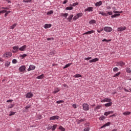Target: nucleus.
<instances>
[{
    "label": "nucleus",
    "instance_id": "nucleus-1",
    "mask_svg": "<svg viewBox=\"0 0 131 131\" xmlns=\"http://www.w3.org/2000/svg\"><path fill=\"white\" fill-rule=\"evenodd\" d=\"M82 107L84 111H89L90 110V105L88 104V103H83Z\"/></svg>",
    "mask_w": 131,
    "mask_h": 131
},
{
    "label": "nucleus",
    "instance_id": "nucleus-2",
    "mask_svg": "<svg viewBox=\"0 0 131 131\" xmlns=\"http://www.w3.org/2000/svg\"><path fill=\"white\" fill-rule=\"evenodd\" d=\"M13 56V54L11 52H6L3 54V57L4 58H10V57H12Z\"/></svg>",
    "mask_w": 131,
    "mask_h": 131
},
{
    "label": "nucleus",
    "instance_id": "nucleus-3",
    "mask_svg": "<svg viewBox=\"0 0 131 131\" xmlns=\"http://www.w3.org/2000/svg\"><path fill=\"white\" fill-rule=\"evenodd\" d=\"M104 30L106 32H111V31H112V30H113V29H112V28H111L110 27H105L104 28Z\"/></svg>",
    "mask_w": 131,
    "mask_h": 131
},
{
    "label": "nucleus",
    "instance_id": "nucleus-4",
    "mask_svg": "<svg viewBox=\"0 0 131 131\" xmlns=\"http://www.w3.org/2000/svg\"><path fill=\"white\" fill-rule=\"evenodd\" d=\"M59 118H60V116H54L50 118V120H56L59 119Z\"/></svg>",
    "mask_w": 131,
    "mask_h": 131
},
{
    "label": "nucleus",
    "instance_id": "nucleus-5",
    "mask_svg": "<svg viewBox=\"0 0 131 131\" xmlns=\"http://www.w3.org/2000/svg\"><path fill=\"white\" fill-rule=\"evenodd\" d=\"M126 29V27H120L118 28L117 31H119L120 32H121L123 31V30H125Z\"/></svg>",
    "mask_w": 131,
    "mask_h": 131
},
{
    "label": "nucleus",
    "instance_id": "nucleus-6",
    "mask_svg": "<svg viewBox=\"0 0 131 131\" xmlns=\"http://www.w3.org/2000/svg\"><path fill=\"white\" fill-rule=\"evenodd\" d=\"M33 97V94L31 92H29L26 95V98H30Z\"/></svg>",
    "mask_w": 131,
    "mask_h": 131
},
{
    "label": "nucleus",
    "instance_id": "nucleus-7",
    "mask_svg": "<svg viewBox=\"0 0 131 131\" xmlns=\"http://www.w3.org/2000/svg\"><path fill=\"white\" fill-rule=\"evenodd\" d=\"M26 70V67L25 66H22L19 68V70L20 72H23V71H25Z\"/></svg>",
    "mask_w": 131,
    "mask_h": 131
},
{
    "label": "nucleus",
    "instance_id": "nucleus-8",
    "mask_svg": "<svg viewBox=\"0 0 131 131\" xmlns=\"http://www.w3.org/2000/svg\"><path fill=\"white\" fill-rule=\"evenodd\" d=\"M35 69V66L34 65H30L29 68L28 69V71H31V70H34Z\"/></svg>",
    "mask_w": 131,
    "mask_h": 131
},
{
    "label": "nucleus",
    "instance_id": "nucleus-9",
    "mask_svg": "<svg viewBox=\"0 0 131 131\" xmlns=\"http://www.w3.org/2000/svg\"><path fill=\"white\" fill-rule=\"evenodd\" d=\"M113 111L106 112L104 113V115H105V116H108V115H110V114H113Z\"/></svg>",
    "mask_w": 131,
    "mask_h": 131
},
{
    "label": "nucleus",
    "instance_id": "nucleus-10",
    "mask_svg": "<svg viewBox=\"0 0 131 131\" xmlns=\"http://www.w3.org/2000/svg\"><path fill=\"white\" fill-rule=\"evenodd\" d=\"M99 61V59L98 58H95L93 59L90 60L89 61L90 63H94V62H98Z\"/></svg>",
    "mask_w": 131,
    "mask_h": 131
},
{
    "label": "nucleus",
    "instance_id": "nucleus-11",
    "mask_svg": "<svg viewBox=\"0 0 131 131\" xmlns=\"http://www.w3.org/2000/svg\"><path fill=\"white\" fill-rule=\"evenodd\" d=\"M98 14L102 15V16H108V13H106L104 12L99 11Z\"/></svg>",
    "mask_w": 131,
    "mask_h": 131
},
{
    "label": "nucleus",
    "instance_id": "nucleus-12",
    "mask_svg": "<svg viewBox=\"0 0 131 131\" xmlns=\"http://www.w3.org/2000/svg\"><path fill=\"white\" fill-rule=\"evenodd\" d=\"M94 32H95V31L91 30V31L86 32L85 33H83V35H84L85 34H92V33H94Z\"/></svg>",
    "mask_w": 131,
    "mask_h": 131
},
{
    "label": "nucleus",
    "instance_id": "nucleus-13",
    "mask_svg": "<svg viewBox=\"0 0 131 131\" xmlns=\"http://www.w3.org/2000/svg\"><path fill=\"white\" fill-rule=\"evenodd\" d=\"M19 51H24L26 50V45H24L19 49Z\"/></svg>",
    "mask_w": 131,
    "mask_h": 131
},
{
    "label": "nucleus",
    "instance_id": "nucleus-14",
    "mask_svg": "<svg viewBox=\"0 0 131 131\" xmlns=\"http://www.w3.org/2000/svg\"><path fill=\"white\" fill-rule=\"evenodd\" d=\"M93 7H89L85 9V12H93Z\"/></svg>",
    "mask_w": 131,
    "mask_h": 131
},
{
    "label": "nucleus",
    "instance_id": "nucleus-15",
    "mask_svg": "<svg viewBox=\"0 0 131 131\" xmlns=\"http://www.w3.org/2000/svg\"><path fill=\"white\" fill-rule=\"evenodd\" d=\"M102 1H99L95 3L96 7H100V6H102Z\"/></svg>",
    "mask_w": 131,
    "mask_h": 131
},
{
    "label": "nucleus",
    "instance_id": "nucleus-16",
    "mask_svg": "<svg viewBox=\"0 0 131 131\" xmlns=\"http://www.w3.org/2000/svg\"><path fill=\"white\" fill-rule=\"evenodd\" d=\"M117 64L119 66H121V67H122V66H124V65H125V63L122 61H120L118 62Z\"/></svg>",
    "mask_w": 131,
    "mask_h": 131
},
{
    "label": "nucleus",
    "instance_id": "nucleus-17",
    "mask_svg": "<svg viewBox=\"0 0 131 131\" xmlns=\"http://www.w3.org/2000/svg\"><path fill=\"white\" fill-rule=\"evenodd\" d=\"M45 77V75L43 74L36 77L37 79H42Z\"/></svg>",
    "mask_w": 131,
    "mask_h": 131
},
{
    "label": "nucleus",
    "instance_id": "nucleus-18",
    "mask_svg": "<svg viewBox=\"0 0 131 131\" xmlns=\"http://www.w3.org/2000/svg\"><path fill=\"white\" fill-rule=\"evenodd\" d=\"M104 106H105V107H110V106H112V102H108V103H105V104H104Z\"/></svg>",
    "mask_w": 131,
    "mask_h": 131
},
{
    "label": "nucleus",
    "instance_id": "nucleus-19",
    "mask_svg": "<svg viewBox=\"0 0 131 131\" xmlns=\"http://www.w3.org/2000/svg\"><path fill=\"white\" fill-rule=\"evenodd\" d=\"M50 27H52V25L51 24H46L44 26V28L47 29V28H50Z\"/></svg>",
    "mask_w": 131,
    "mask_h": 131
},
{
    "label": "nucleus",
    "instance_id": "nucleus-20",
    "mask_svg": "<svg viewBox=\"0 0 131 131\" xmlns=\"http://www.w3.org/2000/svg\"><path fill=\"white\" fill-rule=\"evenodd\" d=\"M85 119H81L80 120H77V123H80V122H83L85 121Z\"/></svg>",
    "mask_w": 131,
    "mask_h": 131
},
{
    "label": "nucleus",
    "instance_id": "nucleus-21",
    "mask_svg": "<svg viewBox=\"0 0 131 131\" xmlns=\"http://www.w3.org/2000/svg\"><path fill=\"white\" fill-rule=\"evenodd\" d=\"M73 18V15H70L68 18V20H69V22H71V20H72Z\"/></svg>",
    "mask_w": 131,
    "mask_h": 131
},
{
    "label": "nucleus",
    "instance_id": "nucleus-22",
    "mask_svg": "<svg viewBox=\"0 0 131 131\" xmlns=\"http://www.w3.org/2000/svg\"><path fill=\"white\" fill-rule=\"evenodd\" d=\"M18 25V24L17 23L14 24L13 25H12L11 26H10V29H14V28H15V27Z\"/></svg>",
    "mask_w": 131,
    "mask_h": 131
},
{
    "label": "nucleus",
    "instance_id": "nucleus-23",
    "mask_svg": "<svg viewBox=\"0 0 131 131\" xmlns=\"http://www.w3.org/2000/svg\"><path fill=\"white\" fill-rule=\"evenodd\" d=\"M60 16L67 18V16H68V13H61Z\"/></svg>",
    "mask_w": 131,
    "mask_h": 131
},
{
    "label": "nucleus",
    "instance_id": "nucleus-24",
    "mask_svg": "<svg viewBox=\"0 0 131 131\" xmlns=\"http://www.w3.org/2000/svg\"><path fill=\"white\" fill-rule=\"evenodd\" d=\"M130 112H125L123 113V115L127 116V115H129L130 114Z\"/></svg>",
    "mask_w": 131,
    "mask_h": 131
},
{
    "label": "nucleus",
    "instance_id": "nucleus-25",
    "mask_svg": "<svg viewBox=\"0 0 131 131\" xmlns=\"http://www.w3.org/2000/svg\"><path fill=\"white\" fill-rule=\"evenodd\" d=\"M19 57L20 58H21V59H24L25 57H27V54H24L23 55H20Z\"/></svg>",
    "mask_w": 131,
    "mask_h": 131
},
{
    "label": "nucleus",
    "instance_id": "nucleus-26",
    "mask_svg": "<svg viewBox=\"0 0 131 131\" xmlns=\"http://www.w3.org/2000/svg\"><path fill=\"white\" fill-rule=\"evenodd\" d=\"M108 125H110V123L107 122V123L105 124L102 126H101V128H103V127H105V126H108Z\"/></svg>",
    "mask_w": 131,
    "mask_h": 131
},
{
    "label": "nucleus",
    "instance_id": "nucleus-27",
    "mask_svg": "<svg viewBox=\"0 0 131 131\" xmlns=\"http://www.w3.org/2000/svg\"><path fill=\"white\" fill-rule=\"evenodd\" d=\"M58 92H60V89L58 88L56 89L53 92L54 94H56V93H58Z\"/></svg>",
    "mask_w": 131,
    "mask_h": 131
},
{
    "label": "nucleus",
    "instance_id": "nucleus-28",
    "mask_svg": "<svg viewBox=\"0 0 131 131\" xmlns=\"http://www.w3.org/2000/svg\"><path fill=\"white\" fill-rule=\"evenodd\" d=\"M77 15L78 16V18H80V17H82V16L83 15V14H82V13H78Z\"/></svg>",
    "mask_w": 131,
    "mask_h": 131
},
{
    "label": "nucleus",
    "instance_id": "nucleus-29",
    "mask_svg": "<svg viewBox=\"0 0 131 131\" xmlns=\"http://www.w3.org/2000/svg\"><path fill=\"white\" fill-rule=\"evenodd\" d=\"M126 71L127 73H130V72H131L130 68H126Z\"/></svg>",
    "mask_w": 131,
    "mask_h": 131
},
{
    "label": "nucleus",
    "instance_id": "nucleus-30",
    "mask_svg": "<svg viewBox=\"0 0 131 131\" xmlns=\"http://www.w3.org/2000/svg\"><path fill=\"white\" fill-rule=\"evenodd\" d=\"M104 99L105 100V102H110L112 101V100L111 99H110V98H105Z\"/></svg>",
    "mask_w": 131,
    "mask_h": 131
},
{
    "label": "nucleus",
    "instance_id": "nucleus-31",
    "mask_svg": "<svg viewBox=\"0 0 131 131\" xmlns=\"http://www.w3.org/2000/svg\"><path fill=\"white\" fill-rule=\"evenodd\" d=\"M117 16H120V14H116L112 15V18H116V17H117Z\"/></svg>",
    "mask_w": 131,
    "mask_h": 131
},
{
    "label": "nucleus",
    "instance_id": "nucleus-32",
    "mask_svg": "<svg viewBox=\"0 0 131 131\" xmlns=\"http://www.w3.org/2000/svg\"><path fill=\"white\" fill-rule=\"evenodd\" d=\"M5 17H7V16H8V15H9V14H10L11 13V11H7L5 12Z\"/></svg>",
    "mask_w": 131,
    "mask_h": 131
},
{
    "label": "nucleus",
    "instance_id": "nucleus-33",
    "mask_svg": "<svg viewBox=\"0 0 131 131\" xmlns=\"http://www.w3.org/2000/svg\"><path fill=\"white\" fill-rule=\"evenodd\" d=\"M96 20H91L90 22H89V23H90V24H95V23H96Z\"/></svg>",
    "mask_w": 131,
    "mask_h": 131
},
{
    "label": "nucleus",
    "instance_id": "nucleus-34",
    "mask_svg": "<svg viewBox=\"0 0 131 131\" xmlns=\"http://www.w3.org/2000/svg\"><path fill=\"white\" fill-rule=\"evenodd\" d=\"M53 13H54V11H53V10H50V11L47 12V15H52Z\"/></svg>",
    "mask_w": 131,
    "mask_h": 131
},
{
    "label": "nucleus",
    "instance_id": "nucleus-35",
    "mask_svg": "<svg viewBox=\"0 0 131 131\" xmlns=\"http://www.w3.org/2000/svg\"><path fill=\"white\" fill-rule=\"evenodd\" d=\"M15 113L16 112L10 111L9 116H12V115H15Z\"/></svg>",
    "mask_w": 131,
    "mask_h": 131
},
{
    "label": "nucleus",
    "instance_id": "nucleus-36",
    "mask_svg": "<svg viewBox=\"0 0 131 131\" xmlns=\"http://www.w3.org/2000/svg\"><path fill=\"white\" fill-rule=\"evenodd\" d=\"M70 65H71V63L67 64L63 67V69H65L66 68H68V67H69L70 66Z\"/></svg>",
    "mask_w": 131,
    "mask_h": 131
},
{
    "label": "nucleus",
    "instance_id": "nucleus-37",
    "mask_svg": "<svg viewBox=\"0 0 131 131\" xmlns=\"http://www.w3.org/2000/svg\"><path fill=\"white\" fill-rule=\"evenodd\" d=\"M59 129H60L61 131H65V128L62 126L59 127Z\"/></svg>",
    "mask_w": 131,
    "mask_h": 131
},
{
    "label": "nucleus",
    "instance_id": "nucleus-38",
    "mask_svg": "<svg viewBox=\"0 0 131 131\" xmlns=\"http://www.w3.org/2000/svg\"><path fill=\"white\" fill-rule=\"evenodd\" d=\"M83 131H90V126H87L84 128Z\"/></svg>",
    "mask_w": 131,
    "mask_h": 131
},
{
    "label": "nucleus",
    "instance_id": "nucleus-39",
    "mask_svg": "<svg viewBox=\"0 0 131 131\" xmlns=\"http://www.w3.org/2000/svg\"><path fill=\"white\" fill-rule=\"evenodd\" d=\"M73 7H67L66 8V10H73Z\"/></svg>",
    "mask_w": 131,
    "mask_h": 131
},
{
    "label": "nucleus",
    "instance_id": "nucleus-40",
    "mask_svg": "<svg viewBox=\"0 0 131 131\" xmlns=\"http://www.w3.org/2000/svg\"><path fill=\"white\" fill-rule=\"evenodd\" d=\"M103 30H104V29L100 28L99 30H97V32H98L99 33H101V32H102Z\"/></svg>",
    "mask_w": 131,
    "mask_h": 131
},
{
    "label": "nucleus",
    "instance_id": "nucleus-41",
    "mask_svg": "<svg viewBox=\"0 0 131 131\" xmlns=\"http://www.w3.org/2000/svg\"><path fill=\"white\" fill-rule=\"evenodd\" d=\"M5 66H6V67H9V66H10V62L6 61L5 63Z\"/></svg>",
    "mask_w": 131,
    "mask_h": 131
},
{
    "label": "nucleus",
    "instance_id": "nucleus-42",
    "mask_svg": "<svg viewBox=\"0 0 131 131\" xmlns=\"http://www.w3.org/2000/svg\"><path fill=\"white\" fill-rule=\"evenodd\" d=\"M78 18H79V17H78V15H77V14L76 15H75V16L73 17V19L74 21H75V20H77Z\"/></svg>",
    "mask_w": 131,
    "mask_h": 131
},
{
    "label": "nucleus",
    "instance_id": "nucleus-43",
    "mask_svg": "<svg viewBox=\"0 0 131 131\" xmlns=\"http://www.w3.org/2000/svg\"><path fill=\"white\" fill-rule=\"evenodd\" d=\"M102 41H106V42H109V41H111V39L106 40V39H104L102 40Z\"/></svg>",
    "mask_w": 131,
    "mask_h": 131
},
{
    "label": "nucleus",
    "instance_id": "nucleus-44",
    "mask_svg": "<svg viewBox=\"0 0 131 131\" xmlns=\"http://www.w3.org/2000/svg\"><path fill=\"white\" fill-rule=\"evenodd\" d=\"M119 70V69H118V68L115 67L113 69V71H114V72H116V71H118Z\"/></svg>",
    "mask_w": 131,
    "mask_h": 131
},
{
    "label": "nucleus",
    "instance_id": "nucleus-45",
    "mask_svg": "<svg viewBox=\"0 0 131 131\" xmlns=\"http://www.w3.org/2000/svg\"><path fill=\"white\" fill-rule=\"evenodd\" d=\"M13 50L17 51L19 49V47L18 46H14L13 47Z\"/></svg>",
    "mask_w": 131,
    "mask_h": 131
},
{
    "label": "nucleus",
    "instance_id": "nucleus-46",
    "mask_svg": "<svg viewBox=\"0 0 131 131\" xmlns=\"http://www.w3.org/2000/svg\"><path fill=\"white\" fill-rule=\"evenodd\" d=\"M14 106H15V104H12L8 106V108H13V107H14Z\"/></svg>",
    "mask_w": 131,
    "mask_h": 131
},
{
    "label": "nucleus",
    "instance_id": "nucleus-47",
    "mask_svg": "<svg viewBox=\"0 0 131 131\" xmlns=\"http://www.w3.org/2000/svg\"><path fill=\"white\" fill-rule=\"evenodd\" d=\"M56 127H57V125H54L52 126V130H55L56 129Z\"/></svg>",
    "mask_w": 131,
    "mask_h": 131
},
{
    "label": "nucleus",
    "instance_id": "nucleus-48",
    "mask_svg": "<svg viewBox=\"0 0 131 131\" xmlns=\"http://www.w3.org/2000/svg\"><path fill=\"white\" fill-rule=\"evenodd\" d=\"M120 74V72H118L114 75V77H117V76H118Z\"/></svg>",
    "mask_w": 131,
    "mask_h": 131
},
{
    "label": "nucleus",
    "instance_id": "nucleus-49",
    "mask_svg": "<svg viewBox=\"0 0 131 131\" xmlns=\"http://www.w3.org/2000/svg\"><path fill=\"white\" fill-rule=\"evenodd\" d=\"M5 12H7V10H2V11H0V15H1L2 14H4L5 13Z\"/></svg>",
    "mask_w": 131,
    "mask_h": 131
},
{
    "label": "nucleus",
    "instance_id": "nucleus-50",
    "mask_svg": "<svg viewBox=\"0 0 131 131\" xmlns=\"http://www.w3.org/2000/svg\"><path fill=\"white\" fill-rule=\"evenodd\" d=\"M75 77L77 78V77H81V75L80 74H76V75L74 76Z\"/></svg>",
    "mask_w": 131,
    "mask_h": 131
},
{
    "label": "nucleus",
    "instance_id": "nucleus-51",
    "mask_svg": "<svg viewBox=\"0 0 131 131\" xmlns=\"http://www.w3.org/2000/svg\"><path fill=\"white\" fill-rule=\"evenodd\" d=\"M29 108H30V105H28L25 107V109H26V111H27Z\"/></svg>",
    "mask_w": 131,
    "mask_h": 131
},
{
    "label": "nucleus",
    "instance_id": "nucleus-52",
    "mask_svg": "<svg viewBox=\"0 0 131 131\" xmlns=\"http://www.w3.org/2000/svg\"><path fill=\"white\" fill-rule=\"evenodd\" d=\"M32 0H23L24 3H30Z\"/></svg>",
    "mask_w": 131,
    "mask_h": 131
},
{
    "label": "nucleus",
    "instance_id": "nucleus-53",
    "mask_svg": "<svg viewBox=\"0 0 131 131\" xmlns=\"http://www.w3.org/2000/svg\"><path fill=\"white\" fill-rule=\"evenodd\" d=\"M102 106L101 105H97L96 107H95V110H97V109H100Z\"/></svg>",
    "mask_w": 131,
    "mask_h": 131
},
{
    "label": "nucleus",
    "instance_id": "nucleus-54",
    "mask_svg": "<svg viewBox=\"0 0 131 131\" xmlns=\"http://www.w3.org/2000/svg\"><path fill=\"white\" fill-rule=\"evenodd\" d=\"M104 119H105V117L104 116H101L99 118L100 120H104Z\"/></svg>",
    "mask_w": 131,
    "mask_h": 131
},
{
    "label": "nucleus",
    "instance_id": "nucleus-55",
    "mask_svg": "<svg viewBox=\"0 0 131 131\" xmlns=\"http://www.w3.org/2000/svg\"><path fill=\"white\" fill-rule=\"evenodd\" d=\"M78 5V3H74L72 6V7H75V6H77Z\"/></svg>",
    "mask_w": 131,
    "mask_h": 131
},
{
    "label": "nucleus",
    "instance_id": "nucleus-56",
    "mask_svg": "<svg viewBox=\"0 0 131 131\" xmlns=\"http://www.w3.org/2000/svg\"><path fill=\"white\" fill-rule=\"evenodd\" d=\"M12 63L13 64H16V63H17V60L16 59L12 60Z\"/></svg>",
    "mask_w": 131,
    "mask_h": 131
},
{
    "label": "nucleus",
    "instance_id": "nucleus-57",
    "mask_svg": "<svg viewBox=\"0 0 131 131\" xmlns=\"http://www.w3.org/2000/svg\"><path fill=\"white\" fill-rule=\"evenodd\" d=\"M108 15H113V12L112 11H110V12L108 11L107 12V16H108Z\"/></svg>",
    "mask_w": 131,
    "mask_h": 131
},
{
    "label": "nucleus",
    "instance_id": "nucleus-58",
    "mask_svg": "<svg viewBox=\"0 0 131 131\" xmlns=\"http://www.w3.org/2000/svg\"><path fill=\"white\" fill-rule=\"evenodd\" d=\"M113 12H114V14H116V13H122V11L119 12V11H115V10H114Z\"/></svg>",
    "mask_w": 131,
    "mask_h": 131
},
{
    "label": "nucleus",
    "instance_id": "nucleus-59",
    "mask_svg": "<svg viewBox=\"0 0 131 131\" xmlns=\"http://www.w3.org/2000/svg\"><path fill=\"white\" fill-rule=\"evenodd\" d=\"M56 103L57 104H61V103H63V101L62 100L57 101Z\"/></svg>",
    "mask_w": 131,
    "mask_h": 131
},
{
    "label": "nucleus",
    "instance_id": "nucleus-60",
    "mask_svg": "<svg viewBox=\"0 0 131 131\" xmlns=\"http://www.w3.org/2000/svg\"><path fill=\"white\" fill-rule=\"evenodd\" d=\"M72 106L74 108V109H76V108H77L76 104H73Z\"/></svg>",
    "mask_w": 131,
    "mask_h": 131
},
{
    "label": "nucleus",
    "instance_id": "nucleus-61",
    "mask_svg": "<svg viewBox=\"0 0 131 131\" xmlns=\"http://www.w3.org/2000/svg\"><path fill=\"white\" fill-rule=\"evenodd\" d=\"M13 102V100H8L7 101V103H12Z\"/></svg>",
    "mask_w": 131,
    "mask_h": 131
},
{
    "label": "nucleus",
    "instance_id": "nucleus-62",
    "mask_svg": "<svg viewBox=\"0 0 131 131\" xmlns=\"http://www.w3.org/2000/svg\"><path fill=\"white\" fill-rule=\"evenodd\" d=\"M52 127V126H49L47 128V129H48V130L51 129Z\"/></svg>",
    "mask_w": 131,
    "mask_h": 131
},
{
    "label": "nucleus",
    "instance_id": "nucleus-63",
    "mask_svg": "<svg viewBox=\"0 0 131 131\" xmlns=\"http://www.w3.org/2000/svg\"><path fill=\"white\" fill-rule=\"evenodd\" d=\"M91 59H92V57H88V58H85L84 60H91Z\"/></svg>",
    "mask_w": 131,
    "mask_h": 131
},
{
    "label": "nucleus",
    "instance_id": "nucleus-64",
    "mask_svg": "<svg viewBox=\"0 0 131 131\" xmlns=\"http://www.w3.org/2000/svg\"><path fill=\"white\" fill-rule=\"evenodd\" d=\"M67 3H68V0H65V1L63 2V5H65V4H67Z\"/></svg>",
    "mask_w": 131,
    "mask_h": 131
}]
</instances>
